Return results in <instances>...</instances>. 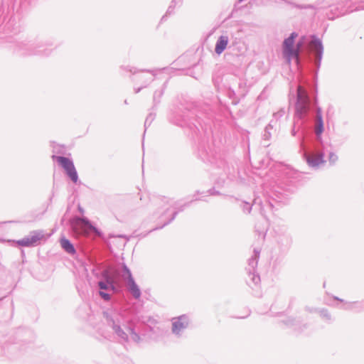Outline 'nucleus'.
I'll use <instances>...</instances> for the list:
<instances>
[{"label": "nucleus", "instance_id": "obj_16", "mask_svg": "<svg viewBox=\"0 0 364 364\" xmlns=\"http://www.w3.org/2000/svg\"><path fill=\"white\" fill-rule=\"evenodd\" d=\"M364 310V300L353 301V311L356 313Z\"/></svg>", "mask_w": 364, "mask_h": 364}, {"label": "nucleus", "instance_id": "obj_15", "mask_svg": "<svg viewBox=\"0 0 364 364\" xmlns=\"http://www.w3.org/2000/svg\"><path fill=\"white\" fill-rule=\"evenodd\" d=\"M286 325L289 327H292L295 331H302L303 329L299 326V321L294 319L289 318L286 321H284Z\"/></svg>", "mask_w": 364, "mask_h": 364}, {"label": "nucleus", "instance_id": "obj_22", "mask_svg": "<svg viewBox=\"0 0 364 364\" xmlns=\"http://www.w3.org/2000/svg\"><path fill=\"white\" fill-rule=\"evenodd\" d=\"M306 311H309V312H314L316 311V309H310L309 308H306Z\"/></svg>", "mask_w": 364, "mask_h": 364}, {"label": "nucleus", "instance_id": "obj_9", "mask_svg": "<svg viewBox=\"0 0 364 364\" xmlns=\"http://www.w3.org/2000/svg\"><path fill=\"white\" fill-rule=\"evenodd\" d=\"M98 287L100 289V295L105 301L110 299V293L114 291V286L113 281L110 278H106L105 281H100L98 282Z\"/></svg>", "mask_w": 364, "mask_h": 364}, {"label": "nucleus", "instance_id": "obj_7", "mask_svg": "<svg viewBox=\"0 0 364 364\" xmlns=\"http://www.w3.org/2000/svg\"><path fill=\"white\" fill-rule=\"evenodd\" d=\"M58 163L63 168L66 174L74 183H77L78 180L77 173L73 161L64 156L55 157Z\"/></svg>", "mask_w": 364, "mask_h": 364}, {"label": "nucleus", "instance_id": "obj_13", "mask_svg": "<svg viewBox=\"0 0 364 364\" xmlns=\"http://www.w3.org/2000/svg\"><path fill=\"white\" fill-rule=\"evenodd\" d=\"M228 43V38L227 36H220L215 46V52L220 54L226 48Z\"/></svg>", "mask_w": 364, "mask_h": 364}, {"label": "nucleus", "instance_id": "obj_24", "mask_svg": "<svg viewBox=\"0 0 364 364\" xmlns=\"http://www.w3.org/2000/svg\"><path fill=\"white\" fill-rule=\"evenodd\" d=\"M301 146L303 145V138L301 139Z\"/></svg>", "mask_w": 364, "mask_h": 364}, {"label": "nucleus", "instance_id": "obj_10", "mask_svg": "<svg viewBox=\"0 0 364 364\" xmlns=\"http://www.w3.org/2000/svg\"><path fill=\"white\" fill-rule=\"evenodd\" d=\"M124 270L126 274L125 275L128 279V286L131 293L136 299L139 298L141 295L140 290L138 286L134 282L129 269L126 266H124Z\"/></svg>", "mask_w": 364, "mask_h": 364}, {"label": "nucleus", "instance_id": "obj_11", "mask_svg": "<svg viewBox=\"0 0 364 364\" xmlns=\"http://www.w3.org/2000/svg\"><path fill=\"white\" fill-rule=\"evenodd\" d=\"M43 237V235L41 232H33L31 236L17 241V243L21 246H31L40 241Z\"/></svg>", "mask_w": 364, "mask_h": 364}, {"label": "nucleus", "instance_id": "obj_19", "mask_svg": "<svg viewBox=\"0 0 364 364\" xmlns=\"http://www.w3.org/2000/svg\"><path fill=\"white\" fill-rule=\"evenodd\" d=\"M338 156L333 152H331L328 156V161L331 165H334L338 161Z\"/></svg>", "mask_w": 364, "mask_h": 364}, {"label": "nucleus", "instance_id": "obj_5", "mask_svg": "<svg viewBox=\"0 0 364 364\" xmlns=\"http://www.w3.org/2000/svg\"><path fill=\"white\" fill-rule=\"evenodd\" d=\"M287 230L284 226L274 230V242L280 252H286L291 244V239Z\"/></svg>", "mask_w": 364, "mask_h": 364}, {"label": "nucleus", "instance_id": "obj_12", "mask_svg": "<svg viewBox=\"0 0 364 364\" xmlns=\"http://www.w3.org/2000/svg\"><path fill=\"white\" fill-rule=\"evenodd\" d=\"M188 319L184 316L174 318L172 323V331L174 333H178L181 330L188 326Z\"/></svg>", "mask_w": 364, "mask_h": 364}, {"label": "nucleus", "instance_id": "obj_23", "mask_svg": "<svg viewBox=\"0 0 364 364\" xmlns=\"http://www.w3.org/2000/svg\"><path fill=\"white\" fill-rule=\"evenodd\" d=\"M79 208V210H80L81 213H83V212H84V211H83V210H82V208H81L80 206H79V208Z\"/></svg>", "mask_w": 364, "mask_h": 364}, {"label": "nucleus", "instance_id": "obj_3", "mask_svg": "<svg viewBox=\"0 0 364 364\" xmlns=\"http://www.w3.org/2000/svg\"><path fill=\"white\" fill-rule=\"evenodd\" d=\"M314 132L316 139L314 150L309 152H306L304 154V156L308 165L311 168H316L320 164H323L326 162L323 159V144L321 137V134L323 132V122L320 107L316 109Z\"/></svg>", "mask_w": 364, "mask_h": 364}, {"label": "nucleus", "instance_id": "obj_1", "mask_svg": "<svg viewBox=\"0 0 364 364\" xmlns=\"http://www.w3.org/2000/svg\"><path fill=\"white\" fill-rule=\"evenodd\" d=\"M296 173L289 166L280 162H274V203H286L289 196L294 192V186L290 179L294 178Z\"/></svg>", "mask_w": 364, "mask_h": 364}, {"label": "nucleus", "instance_id": "obj_21", "mask_svg": "<svg viewBox=\"0 0 364 364\" xmlns=\"http://www.w3.org/2000/svg\"><path fill=\"white\" fill-rule=\"evenodd\" d=\"M284 112H285L284 110L283 109H282L277 113H274V117H276L277 115H279V117H282L284 114Z\"/></svg>", "mask_w": 364, "mask_h": 364}, {"label": "nucleus", "instance_id": "obj_20", "mask_svg": "<svg viewBox=\"0 0 364 364\" xmlns=\"http://www.w3.org/2000/svg\"><path fill=\"white\" fill-rule=\"evenodd\" d=\"M175 1L176 0H173L171 1V4L169 6V7L168 8V10H167V12H166V14L164 15V16H162L161 18V21H166V16H167V14H171L173 11V4L175 3Z\"/></svg>", "mask_w": 364, "mask_h": 364}, {"label": "nucleus", "instance_id": "obj_14", "mask_svg": "<svg viewBox=\"0 0 364 364\" xmlns=\"http://www.w3.org/2000/svg\"><path fill=\"white\" fill-rule=\"evenodd\" d=\"M60 245L68 253L74 254L75 252V250L73 245L70 243V242L66 238H62L60 240Z\"/></svg>", "mask_w": 364, "mask_h": 364}, {"label": "nucleus", "instance_id": "obj_2", "mask_svg": "<svg viewBox=\"0 0 364 364\" xmlns=\"http://www.w3.org/2000/svg\"><path fill=\"white\" fill-rule=\"evenodd\" d=\"M310 106V99L306 90L301 85H298L294 124L291 129L292 136H296L299 130H301L303 134L305 132V124L309 121Z\"/></svg>", "mask_w": 364, "mask_h": 364}, {"label": "nucleus", "instance_id": "obj_4", "mask_svg": "<svg viewBox=\"0 0 364 364\" xmlns=\"http://www.w3.org/2000/svg\"><path fill=\"white\" fill-rule=\"evenodd\" d=\"M297 36V33L292 32L283 42V55L288 63H290L291 59L295 60L297 65L300 63V53L304 46L305 38L302 37L294 47L295 38Z\"/></svg>", "mask_w": 364, "mask_h": 364}, {"label": "nucleus", "instance_id": "obj_6", "mask_svg": "<svg viewBox=\"0 0 364 364\" xmlns=\"http://www.w3.org/2000/svg\"><path fill=\"white\" fill-rule=\"evenodd\" d=\"M72 228L77 235H87L92 232H96V228L87 220L82 218H76L72 222Z\"/></svg>", "mask_w": 364, "mask_h": 364}, {"label": "nucleus", "instance_id": "obj_17", "mask_svg": "<svg viewBox=\"0 0 364 364\" xmlns=\"http://www.w3.org/2000/svg\"><path fill=\"white\" fill-rule=\"evenodd\" d=\"M333 299L343 304V306H341V309L347 311H353V301H346L341 299H339L337 296H334Z\"/></svg>", "mask_w": 364, "mask_h": 364}, {"label": "nucleus", "instance_id": "obj_8", "mask_svg": "<svg viewBox=\"0 0 364 364\" xmlns=\"http://www.w3.org/2000/svg\"><path fill=\"white\" fill-rule=\"evenodd\" d=\"M309 48L315 57L314 65L318 69L321 65L323 52V47L321 41L317 38L315 36H312L311 40L309 42Z\"/></svg>", "mask_w": 364, "mask_h": 364}, {"label": "nucleus", "instance_id": "obj_18", "mask_svg": "<svg viewBox=\"0 0 364 364\" xmlns=\"http://www.w3.org/2000/svg\"><path fill=\"white\" fill-rule=\"evenodd\" d=\"M320 316L326 321H331V316L328 311V310L325 309H322L319 311Z\"/></svg>", "mask_w": 364, "mask_h": 364}]
</instances>
